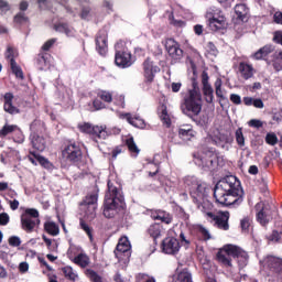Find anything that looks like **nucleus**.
Here are the masks:
<instances>
[{"label": "nucleus", "mask_w": 282, "mask_h": 282, "mask_svg": "<svg viewBox=\"0 0 282 282\" xmlns=\"http://www.w3.org/2000/svg\"><path fill=\"white\" fill-rule=\"evenodd\" d=\"M214 197L221 206H239L243 202V188L236 176H226L215 186Z\"/></svg>", "instance_id": "f257e3e1"}, {"label": "nucleus", "mask_w": 282, "mask_h": 282, "mask_svg": "<svg viewBox=\"0 0 282 282\" xmlns=\"http://www.w3.org/2000/svg\"><path fill=\"white\" fill-rule=\"evenodd\" d=\"M124 206L122 188L117 187L111 181H108V192L106 193L104 203V217H107V219L118 217L124 210Z\"/></svg>", "instance_id": "f03ea898"}, {"label": "nucleus", "mask_w": 282, "mask_h": 282, "mask_svg": "<svg viewBox=\"0 0 282 282\" xmlns=\"http://www.w3.org/2000/svg\"><path fill=\"white\" fill-rule=\"evenodd\" d=\"M181 109L188 118H195L198 113H202V94L197 89H192L188 96L185 97Z\"/></svg>", "instance_id": "7ed1b4c3"}, {"label": "nucleus", "mask_w": 282, "mask_h": 282, "mask_svg": "<svg viewBox=\"0 0 282 282\" xmlns=\"http://www.w3.org/2000/svg\"><path fill=\"white\" fill-rule=\"evenodd\" d=\"M207 25L212 32H219L220 30H226L228 28V21L224 11L217 7H209L206 12Z\"/></svg>", "instance_id": "20e7f679"}, {"label": "nucleus", "mask_w": 282, "mask_h": 282, "mask_svg": "<svg viewBox=\"0 0 282 282\" xmlns=\"http://www.w3.org/2000/svg\"><path fill=\"white\" fill-rule=\"evenodd\" d=\"M115 64L117 65V67H121V69H127V67H131V65H133L131 52H129V48H127V44L124 42H117L115 45Z\"/></svg>", "instance_id": "39448f33"}, {"label": "nucleus", "mask_w": 282, "mask_h": 282, "mask_svg": "<svg viewBox=\"0 0 282 282\" xmlns=\"http://www.w3.org/2000/svg\"><path fill=\"white\" fill-rule=\"evenodd\" d=\"M243 252V249L235 246V245H225L217 253V259L223 265H226L227 268H232V260L237 259L241 253Z\"/></svg>", "instance_id": "423d86ee"}, {"label": "nucleus", "mask_w": 282, "mask_h": 282, "mask_svg": "<svg viewBox=\"0 0 282 282\" xmlns=\"http://www.w3.org/2000/svg\"><path fill=\"white\" fill-rule=\"evenodd\" d=\"M189 193L192 197H194L198 210H200L202 213H206L207 210H210V208H213V205L208 200H204V197L206 195V185H204L202 181H198V183Z\"/></svg>", "instance_id": "0eeeda50"}, {"label": "nucleus", "mask_w": 282, "mask_h": 282, "mask_svg": "<svg viewBox=\"0 0 282 282\" xmlns=\"http://www.w3.org/2000/svg\"><path fill=\"white\" fill-rule=\"evenodd\" d=\"M78 129L82 133H87L95 140H107L109 138L107 126H93L91 123L84 122L78 124Z\"/></svg>", "instance_id": "6e6552de"}, {"label": "nucleus", "mask_w": 282, "mask_h": 282, "mask_svg": "<svg viewBox=\"0 0 282 282\" xmlns=\"http://www.w3.org/2000/svg\"><path fill=\"white\" fill-rule=\"evenodd\" d=\"M194 162L197 166H202V169H213L218 162V156L215 151L206 150L198 154H194Z\"/></svg>", "instance_id": "1a4fd4ad"}, {"label": "nucleus", "mask_w": 282, "mask_h": 282, "mask_svg": "<svg viewBox=\"0 0 282 282\" xmlns=\"http://www.w3.org/2000/svg\"><path fill=\"white\" fill-rule=\"evenodd\" d=\"M115 256L124 264L129 263V259H131V242H129V238L122 237L119 239Z\"/></svg>", "instance_id": "9d476101"}, {"label": "nucleus", "mask_w": 282, "mask_h": 282, "mask_svg": "<svg viewBox=\"0 0 282 282\" xmlns=\"http://www.w3.org/2000/svg\"><path fill=\"white\" fill-rule=\"evenodd\" d=\"M257 210V220L261 226H265L272 221V217L274 216V212L270 209V206L265 205V203L260 202L256 205Z\"/></svg>", "instance_id": "9b49d317"}, {"label": "nucleus", "mask_w": 282, "mask_h": 282, "mask_svg": "<svg viewBox=\"0 0 282 282\" xmlns=\"http://www.w3.org/2000/svg\"><path fill=\"white\" fill-rule=\"evenodd\" d=\"M105 102L107 105H111V102H113V93L102 89L98 90L97 98L93 101L94 109L96 111H100V109H107Z\"/></svg>", "instance_id": "f8f14e48"}, {"label": "nucleus", "mask_w": 282, "mask_h": 282, "mask_svg": "<svg viewBox=\"0 0 282 282\" xmlns=\"http://www.w3.org/2000/svg\"><path fill=\"white\" fill-rule=\"evenodd\" d=\"M205 213L209 219H213L215 221L217 228L220 230H228L230 226L228 225V219H230V213L228 212H220L217 215L213 214V212H208V209Z\"/></svg>", "instance_id": "ddd939ff"}, {"label": "nucleus", "mask_w": 282, "mask_h": 282, "mask_svg": "<svg viewBox=\"0 0 282 282\" xmlns=\"http://www.w3.org/2000/svg\"><path fill=\"white\" fill-rule=\"evenodd\" d=\"M165 48L172 61H182L184 51L180 46V43L173 39H167L165 42Z\"/></svg>", "instance_id": "4468645a"}, {"label": "nucleus", "mask_w": 282, "mask_h": 282, "mask_svg": "<svg viewBox=\"0 0 282 282\" xmlns=\"http://www.w3.org/2000/svg\"><path fill=\"white\" fill-rule=\"evenodd\" d=\"M208 80H209L208 73L203 72L202 74L203 96H204L205 102H207L208 105H213V102L215 101V90L213 89V86Z\"/></svg>", "instance_id": "2eb2a0df"}, {"label": "nucleus", "mask_w": 282, "mask_h": 282, "mask_svg": "<svg viewBox=\"0 0 282 282\" xmlns=\"http://www.w3.org/2000/svg\"><path fill=\"white\" fill-rule=\"evenodd\" d=\"M180 248V240L174 237H167L162 241V252H164V254H177Z\"/></svg>", "instance_id": "dca6fc26"}, {"label": "nucleus", "mask_w": 282, "mask_h": 282, "mask_svg": "<svg viewBox=\"0 0 282 282\" xmlns=\"http://www.w3.org/2000/svg\"><path fill=\"white\" fill-rule=\"evenodd\" d=\"M160 72V67H158L151 59H145L143 63V76L148 83H153V78H155V74Z\"/></svg>", "instance_id": "f3484780"}, {"label": "nucleus", "mask_w": 282, "mask_h": 282, "mask_svg": "<svg viewBox=\"0 0 282 282\" xmlns=\"http://www.w3.org/2000/svg\"><path fill=\"white\" fill-rule=\"evenodd\" d=\"M63 158L68 160L69 162H78L80 160L83 152L80 151V148L76 144H69L65 148L63 151Z\"/></svg>", "instance_id": "a211bd4d"}, {"label": "nucleus", "mask_w": 282, "mask_h": 282, "mask_svg": "<svg viewBox=\"0 0 282 282\" xmlns=\"http://www.w3.org/2000/svg\"><path fill=\"white\" fill-rule=\"evenodd\" d=\"M96 46L97 51L101 56H105L107 54V31L101 30L98 32L97 37H96Z\"/></svg>", "instance_id": "6ab92c4d"}, {"label": "nucleus", "mask_w": 282, "mask_h": 282, "mask_svg": "<svg viewBox=\"0 0 282 282\" xmlns=\"http://www.w3.org/2000/svg\"><path fill=\"white\" fill-rule=\"evenodd\" d=\"M39 224H41V220H34L28 216L21 215V228L25 232H34V229Z\"/></svg>", "instance_id": "aec40b11"}, {"label": "nucleus", "mask_w": 282, "mask_h": 282, "mask_svg": "<svg viewBox=\"0 0 282 282\" xmlns=\"http://www.w3.org/2000/svg\"><path fill=\"white\" fill-rule=\"evenodd\" d=\"M12 100H14V95L12 93H7L4 95V106L3 109L7 113H10L11 116H14L17 113H20V110L12 104Z\"/></svg>", "instance_id": "412c9836"}, {"label": "nucleus", "mask_w": 282, "mask_h": 282, "mask_svg": "<svg viewBox=\"0 0 282 282\" xmlns=\"http://www.w3.org/2000/svg\"><path fill=\"white\" fill-rule=\"evenodd\" d=\"M121 118H126L127 122L137 129H144V127H147V123L142 118L131 117V113L121 115Z\"/></svg>", "instance_id": "4be33fe9"}, {"label": "nucleus", "mask_w": 282, "mask_h": 282, "mask_svg": "<svg viewBox=\"0 0 282 282\" xmlns=\"http://www.w3.org/2000/svg\"><path fill=\"white\" fill-rule=\"evenodd\" d=\"M239 72L241 74V78L248 80L254 76V68L250 64L240 63L239 64Z\"/></svg>", "instance_id": "5701e85b"}, {"label": "nucleus", "mask_w": 282, "mask_h": 282, "mask_svg": "<svg viewBox=\"0 0 282 282\" xmlns=\"http://www.w3.org/2000/svg\"><path fill=\"white\" fill-rule=\"evenodd\" d=\"M152 219H158L163 224H171L173 221V216L164 210H156L151 214Z\"/></svg>", "instance_id": "b1692460"}, {"label": "nucleus", "mask_w": 282, "mask_h": 282, "mask_svg": "<svg viewBox=\"0 0 282 282\" xmlns=\"http://www.w3.org/2000/svg\"><path fill=\"white\" fill-rule=\"evenodd\" d=\"M97 208H98L97 204H89V205L82 204L80 205V210L84 212L85 217H87L88 219L96 218V209Z\"/></svg>", "instance_id": "393cba45"}, {"label": "nucleus", "mask_w": 282, "mask_h": 282, "mask_svg": "<svg viewBox=\"0 0 282 282\" xmlns=\"http://www.w3.org/2000/svg\"><path fill=\"white\" fill-rule=\"evenodd\" d=\"M31 142L36 151H45V139L39 134H31Z\"/></svg>", "instance_id": "a878e982"}, {"label": "nucleus", "mask_w": 282, "mask_h": 282, "mask_svg": "<svg viewBox=\"0 0 282 282\" xmlns=\"http://www.w3.org/2000/svg\"><path fill=\"white\" fill-rule=\"evenodd\" d=\"M272 52H274V46L272 44H268L256 52L253 58H256V61H261V58H265V56H268V54H272Z\"/></svg>", "instance_id": "bb28decb"}, {"label": "nucleus", "mask_w": 282, "mask_h": 282, "mask_svg": "<svg viewBox=\"0 0 282 282\" xmlns=\"http://www.w3.org/2000/svg\"><path fill=\"white\" fill-rule=\"evenodd\" d=\"M248 7L245 3H238L235 6V14L240 21H243L248 17Z\"/></svg>", "instance_id": "cd10ccee"}, {"label": "nucleus", "mask_w": 282, "mask_h": 282, "mask_svg": "<svg viewBox=\"0 0 282 282\" xmlns=\"http://www.w3.org/2000/svg\"><path fill=\"white\" fill-rule=\"evenodd\" d=\"M54 30L61 34H66V36H74V29L69 28L67 23L59 22L54 25Z\"/></svg>", "instance_id": "c85d7f7f"}, {"label": "nucleus", "mask_w": 282, "mask_h": 282, "mask_svg": "<svg viewBox=\"0 0 282 282\" xmlns=\"http://www.w3.org/2000/svg\"><path fill=\"white\" fill-rule=\"evenodd\" d=\"M162 232H164V229L160 224H153L148 228V235H150L152 239H158L159 237H162Z\"/></svg>", "instance_id": "c756f323"}, {"label": "nucleus", "mask_w": 282, "mask_h": 282, "mask_svg": "<svg viewBox=\"0 0 282 282\" xmlns=\"http://www.w3.org/2000/svg\"><path fill=\"white\" fill-rule=\"evenodd\" d=\"M195 131H193V128L191 126H183L178 129V135L182 138V140H191L195 134Z\"/></svg>", "instance_id": "7c9ffc66"}, {"label": "nucleus", "mask_w": 282, "mask_h": 282, "mask_svg": "<svg viewBox=\"0 0 282 282\" xmlns=\"http://www.w3.org/2000/svg\"><path fill=\"white\" fill-rule=\"evenodd\" d=\"M174 282H193V274L184 269L174 278Z\"/></svg>", "instance_id": "2f4dec72"}, {"label": "nucleus", "mask_w": 282, "mask_h": 282, "mask_svg": "<svg viewBox=\"0 0 282 282\" xmlns=\"http://www.w3.org/2000/svg\"><path fill=\"white\" fill-rule=\"evenodd\" d=\"M44 229L46 230V232L48 235H52V237H56L58 235V232H61L58 225H56V223L50 221V220L44 224Z\"/></svg>", "instance_id": "473e14b6"}, {"label": "nucleus", "mask_w": 282, "mask_h": 282, "mask_svg": "<svg viewBox=\"0 0 282 282\" xmlns=\"http://www.w3.org/2000/svg\"><path fill=\"white\" fill-rule=\"evenodd\" d=\"M14 131H19V126L6 123L2 129H0V138H6L10 135V133H14Z\"/></svg>", "instance_id": "72a5a7b5"}, {"label": "nucleus", "mask_w": 282, "mask_h": 282, "mask_svg": "<svg viewBox=\"0 0 282 282\" xmlns=\"http://www.w3.org/2000/svg\"><path fill=\"white\" fill-rule=\"evenodd\" d=\"M30 130L31 135H36V133H41L45 130V124L41 120H34L30 126Z\"/></svg>", "instance_id": "f704fd0d"}, {"label": "nucleus", "mask_w": 282, "mask_h": 282, "mask_svg": "<svg viewBox=\"0 0 282 282\" xmlns=\"http://www.w3.org/2000/svg\"><path fill=\"white\" fill-rule=\"evenodd\" d=\"M126 144H127L130 153H132V155H134V158H138V155L140 154V148H138V144H135L133 137L128 138L126 140Z\"/></svg>", "instance_id": "c9c22d12"}, {"label": "nucleus", "mask_w": 282, "mask_h": 282, "mask_svg": "<svg viewBox=\"0 0 282 282\" xmlns=\"http://www.w3.org/2000/svg\"><path fill=\"white\" fill-rule=\"evenodd\" d=\"M73 261L76 265H80V268H87V265H89V257L85 253H78Z\"/></svg>", "instance_id": "e433bc0d"}, {"label": "nucleus", "mask_w": 282, "mask_h": 282, "mask_svg": "<svg viewBox=\"0 0 282 282\" xmlns=\"http://www.w3.org/2000/svg\"><path fill=\"white\" fill-rule=\"evenodd\" d=\"M17 56H19V52L14 47L8 46L4 53V57L7 61H9L10 65H12V62L17 63V61H14Z\"/></svg>", "instance_id": "4c0bfd02"}, {"label": "nucleus", "mask_w": 282, "mask_h": 282, "mask_svg": "<svg viewBox=\"0 0 282 282\" xmlns=\"http://www.w3.org/2000/svg\"><path fill=\"white\" fill-rule=\"evenodd\" d=\"M160 118L165 127H171V116L169 115V110H166V106H161Z\"/></svg>", "instance_id": "58836bf2"}, {"label": "nucleus", "mask_w": 282, "mask_h": 282, "mask_svg": "<svg viewBox=\"0 0 282 282\" xmlns=\"http://www.w3.org/2000/svg\"><path fill=\"white\" fill-rule=\"evenodd\" d=\"M265 263L269 268H281L282 265V259L276 258L274 256H269L265 259Z\"/></svg>", "instance_id": "ea45409f"}, {"label": "nucleus", "mask_w": 282, "mask_h": 282, "mask_svg": "<svg viewBox=\"0 0 282 282\" xmlns=\"http://www.w3.org/2000/svg\"><path fill=\"white\" fill-rule=\"evenodd\" d=\"M230 142H232V139L226 134H220L217 144L218 147H220L221 149H229L228 144H230Z\"/></svg>", "instance_id": "a19ab883"}, {"label": "nucleus", "mask_w": 282, "mask_h": 282, "mask_svg": "<svg viewBox=\"0 0 282 282\" xmlns=\"http://www.w3.org/2000/svg\"><path fill=\"white\" fill-rule=\"evenodd\" d=\"M10 67L12 74H14L17 78H20V80H23V69H21V66H19L17 62H12V64H10Z\"/></svg>", "instance_id": "79ce46f5"}, {"label": "nucleus", "mask_w": 282, "mask_h": 282, "mask_svg": "<svg viewBox=\"0 0 282 282\" xmlns=\"http://www.w3.org/2000/svg\"><path fill=\"white\" fill-rule=\"evenodd\" d=\"M199 183V180L195 176H186L184 178V184L189 188V193L195 188V186Z\"/></svg>", "instance_id": "37998d69"}, {"label": "nucleus", "mask_w": 282, "mask_h": 282, "mask_svg": "<svg viewBox=\"0 0 282 282\" xmlns=\"http://www.w3.org/2000/svg\"><path fill=\"white\" fill-rule=\"evenodd\" d=\"M237 261L240 270H242V268H246V265H248V252L242 250V252L237 257Z\"/></svg>", "instance_id": "c03bdc74"}, {"label": "nucleus", "mask_w": 282, "mask_h": 282, "mask_svg": "<svg viewBox=\"0 0 282 282\" xmlns=\"http://www.w3.org/2000/svg\"><path fill=\"white\" fill-rule=\"evenodd\" d=\"M22 216H28L29 219H33L35 221H41V219H39V210H36L34 208H26L24 214H22Z\"/></svg>", "instance_id": "a18cd8bd"}, {"label": "nucleus", "mask_w": 282, "mask_h": 282, "mask_svg": "<svg viewBox=\"0 0 282 282\" xmlns=\"http://www.w3.org/2000/svg\"><path fill=\"white\" fill-rule=\"evenodd\" d=\"M198 232L200 237L204 239V241H210L213 239V236L210 235V230L204 226L198 227Z\"/></svg>", "instance_id": "49530a36"}, {"label": "nucleus", "mask_w": 282, "mask_h": 282, "mask_svg": "<svg viewBox=\"0 0 282 282\" xmlns=\"http://www.w3.org/2000/svg\"><path fill=\"white\" fill-rule=\"evenodd\" d=\"M236 141L238 145L246 147V138L243 137V130H241V128L236 130Z\"/></svg>", "instance_id": "de8ad7c7"}, {"label": "nucleus", "mask_w": 282, "mask_h": 282, "mask_svg": "<svg viewBox=\"0 0 282 282\" xmlns=\"http://www.w3.org/2000/svg\"><path fill=\"white\" fill-rule=\"evenodd\" d=\"M62 270L64 272V275L70 281H76V279L78 278V275L74 273V269H72V267H64Z\"/></svg>", "instance_id": "09e8293b"}, {"label": "nucleus", "mask_w": 282, "mask_h": 282, "mask_svg": "<svg viewBox=\"0 0 282 282\" xmlns=\"http://www.w3.org/2000/svg\"><path fill=\"white\" fill-rule=\"evenodd\" d=\"M86 275L90 279L91 282H102V278L96 273V271L88 269Z\"/></svg>", "instance_id": "8fccbe9b"}, {"label": "nucleus", "mask_w": 282, "mask_h": 282, "mask_svg": "<svg viewBox=\"0 0 282 282\" xmlns=\"http://www.w3.org/2000/svg\"><path fill=\"white\" fill-rule=\"evenodd\" d=\"M169 20L171 25H173L174 28H186V22H184V20L175 19V15L173 14L170 15Z\"/></svg>", "instance_id": "3c124183"}, {"label": "nucleus", "mask_w": 282, "mask_h": 282, "mask_svg": "<svg viewBox=\"0 0 282 282\" xmlns=\"http://www.w3.org/2000/svg\"><path fill=\"white\" fill-rule=\"evenodd\" d=\"M11 7H10V2H8L7 0H0V14L1 17L8 14V12H10Z\"/></svg>", "instance_id": "603ef678"}, {"label": "nucleus", "mask_w": 282, "mask_h": 282, "mask_svg": "<svg viewBox=\"0 0 282 282\" xmlns=\"http://www.w3.org/2000/svg\"><path fill=\"white\" fill-rule=\"evenodd\" d=\"M78 252H83V248L76 245H70L67 251V256L69 257V259H74V256L78 254Z\"/></svg>", "instance_id": "864d4df0"}, {"label": "nucleus", "mask_w": 282, "mask_h": 282, "mask_svg": "<svg viewBox=\"0 0 282 282\" xmlns=\"http://www.w3.org/2000/svg\"><path fill=\"white\" fill-rule=\"evenodd\" d=\"M273 67L275 69V72H281L282 70V52H280L274 61H273Z\"/></svg>", "instance_id": "5fc2aeb1"}, {"label": "nucleus", "mask_w": 282, "mask_h": 282, "mask_svg": "<svg viewBox=\"0 0 282 282\" xmlns=\"http://www.w3.org/2000/svg\"><path fill=\"white\" fill-rule=\"evenodd\" d=\"M115 282H131V276L117 272L113 276Z\"/></svg>", "instance_id": "6e6d98bb"}, {"label": "nucleus", "mask_w": 282, "mask_h": 282, "mask_svg": "<svg viewBox=\"0 0 282 282\" xmlns=\"http://www.w3.org/2000/svg\"><path fill=\"white\" fill-rule=\"evenodd\" d=\"M112 101H113V104H115L117 107H120L121 109H124L126 104H124V97H123V95H117L116 97H113Z\"/></svg>", "instance_id": "4d7b16f0"}, {"label": "nucleus", "mask_w": 282, "mask_h": 282, "mask_svg": "<svg viewBox=\"0 0 282 282\" xmlns=\"http://www.w3.org/2000/svg\"><path fill=\"white\" fill-rule=\"evenodd\" d=\"M14 23H18V25H23L28 23V17H25V13H18L14 17Z\"/></svg>", "instance_id": "13d9d810"}, {"label": "nucleus", "mask_w": 282, "mask_h": 282, "mask_svg": "<svg viewBox=\"0 0 282 282\" xmlns=\"http://www.w3.org/2000/svg\"><path fill=\"white\" fill-rule=\"evenodd\" d=\"M265 142H267V144H271V147H274V144H276V142H279V139L276 138V134L269 133L265 137Z\"/></svg>", "instance_id": "bf43d9fd"}, {"label": "nucleus", "mask_w": 282, "mask_h": 282, "mask_svg": "<svg viewBox=\"0 0 282 282\" xmlns=\"http://www.w3.org/2000/svg\"><path fill=\"white\" fill-rule=\"evenodd\" d=\"M80 228L88 235L89 239H94V236L91 235V228L85 220H80Z\"/></svg>", "instance_id": "052dcab7"}, {"label": "nucleus", "mask_w": 282, "mask_h": 282, "mask_svg": "<svg viewBox=\"0 0 282 282\" xmlns=\"http://www.w3.org/2000/svg\"><path fill=\"white\" fill-rule=\"evenodd\" d=\"M9 246H12L13 248H19V246H21V238H19L18 236L10 237Z\"/></svg>", "instance_id": "680f3d73"}, {"label": "nucleus", "mask_w": 282, "mask_h": 282, "mask_svg": "<svg viewBox=\"0 0 282 282\" xmlns=\"http://www.w3.org/2000/svg\"><path fill=\"white\" fill-rule=\"evenodd\" d=\"M250 224H251V220H250L249 217L243 218V219L240 221L241 229H242L245 232H248V229L250 228Z\"/></svg>", "instance_id": "e2e57ef3"}, {"label": "nucleus", "mask_w": 282, "mask_h": 282, "mask_svg": "<svg viewBox=\"0 0 282 282\" xmlns=\"http://www.w3.org/2000/svg\"><path fill=\"white\" fill-rule=\"evenodd\" d=\"M249 127H252L253 129H261L263 127V121L258 120V119H251L248 122Z\"/></svg>", "instance_id": "0e129e2a"}, {"label": "nucleus", "mask_w": 282, "mask_h": 282, "mask_svg": "<svg viewBox=\"0 0 282 282\" xmlns=\"http://www.w3.org/2000/svg\"><path fill=\"white\" fill-rule=\"evenodd\" d=\"M97 202H98V196L93 194V195L87 196L85 202L82 204L89 206V204H97Z\"/></svg>", "instance_id": "69168bd1"}, {"label": "nucleus", "mask_w": 282, "mask_h": 282, "mask_svg": "<svg viewBox=\"0 0 282 282\" xmlns=\"http://www.w3.org/2000/svg\"><path fill=\"white\" fill-rule=\"evenodd\" d=\"M273 42L278 43L279 45H282V32L281 31H275L273 33Z\"/></svg>", "instance_id": "338daca9"}, {"label": "nucleus", "mask_w": 282, "mask_h": 282, "mask_svg": "<svg viewBox=\"0 0 282 282\" xmlns=\"http://www.w3.org/2000/svg\"><path fill=\"white\" fill-rule=\"evenodd\" d=\"M273 21L278 25H282V12L281 11H278V12L274 13Z\"/></svg>", "instance_id": "774afa93"}]
</instances>
